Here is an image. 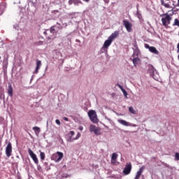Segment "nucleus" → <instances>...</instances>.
<instances>
[{
  "mask_svg": "<svg viewBox=\"0 0 179 179\" xmlns=\"http://www.w3.org/2000/svg\"><path fill=\"white\" fill-rule=\"evenodd\" d=\"M60 30H62V25L57 22L55 25L50 28V30H46L43 34L46 36L48 40H51V38H55V35L57 33H59Z\"/></svg>",
  "mask_w": 179,
  "mask_h": 179,
  "instance_id": "nucleus-1",
  "label": "nucleus"
},
{
  "mask_svg": "<svg viewBox=\"0 0 179 179\" xmlns=\"http://www.w3.org/2000/svg\"><path fill=\"white\" fill-rule=\"evenodd\" d=\"M64 157V153L61 152H57L56 154H53L51 157L52 160L55 162H61Z\"/></svg>",
  "mask_w": 179,
  "mask_h": 179,
  "instance_id": "nucleus-2",
  "label": "nucleus"
},
{
  "mask_svg": "<svg viewBox=\"0 0 179 179\" xmlns=\"http://www.w3.org/2000/svg\"><path fill=\"white\" fill-rule=\"evenodd\" d=\"M164 17L162 18V24L163 26H164L165 27H167V26H169V24H170V22H171V17H170V15L169 14H164Z\"/></svg>",
  "mask_w": 179,
  "mask_h": 179,
  "instance_id": "nucleus-3",
  "label": "nucleus"
},
{
  "mask_svg": "<svg viewBox=\"0 0 179 179\" xmlns=\"http://www.w3.org/2000/svg\"><path fill=\"white\" fill-rule=\"evenodd\" d=\"M90 132H94L96 135H101L100 128L94 124L90 125Z\"/></svg>",
  "mask_w": 179,
  "mask_h": 179,
  "instance_id": "nucleus-4",
  "label": "nucleus"
},
{
  "mask_svg": "<svg viewBox=\"0 0 179 179\" xmlns=\"http://www.w3.org/2000/svg\"><path fill=\"white\" fill-rule=\"evenodd\" d=\"M28 153L30 156V157L32 159L33 162L35 163V164L38 165V158H37V155H35V153L31 150V149L28 150Z\"/></svg>",
  "mask_w": 179,
  "mask_h": 179,
  "instance_id": "nucleus-5",
  "label": "nucleus"
},
{
  "mask_svg": "<svg viewBox=\"0 0 179 179\" xmlns=\"http://www.w3.org/2000/svg\"><path fill=\"white\" fill-rule=\"evenodd\" d=\"M123 26H124L127 31H128V33H131V31H132V24H131V22H129V21L127 20H123Z\"/></svg>",
  "mask_w": 179,
  "mask_h": 179,
  "instance_id": "nucleus-6",
  "label": "nucleus"
},
{
  "mask_svg": "<svg viewBox=\"0 0 179 179\" xmlns=\"http://www.w3.org/2000/svg\"><path fill=\"white\" fill-rule=\"evenodd\" d=\"M131 170H132V164L131 163L127 164L123 170V174H124V176H128V174H131Z\"/></svg>",
  "mask_w": 179,
  "mask_h": 179,
  "instance_id": "nucleus-7",
  "label": "nucleus"
},
{
  "mask_svg": "<svg viewBox=\"0 0 179 179\" xmlns=\"http://www.w3.org/2000/svg\"><path fill=\"white\" fill-rule=\"evenodd\" d=\"M145 48L149 50L150 52L152 54H155L156 55H159V50L155 48V46H150L149 44H145Z\"/></svg>",
  "mask_w": 179,
  "mask_h": 179,
  "instance_id": "nucleus-8",
  "label": "nucleus"
},
{
  "mask_svg": "<svg viewBox=\"0 0 179 179\" xmlns=\"http://www.w3.org/2000/svg\"><path fill=\"white\" fill-rule=\"evenodd\" d=\"M88 116L90 117V120L94 122V124H97V122H99V119L97 118L96 113H88Z\"/></svg>",
  "mask_w": 179,
  "mask_h": 179,
  "instance_id": "nucleus-9",
  "label": "nucleus"
},
{
  "mask_svg": "<svg viewBox=\"0 0 179 179\" xmlns=\"http://www.w3.org/2000/svg\"><path fill=\"white\" fill-rule=\"evenodd\" d=\"M6 155L7 157H10L12 156V143L8 142L6 148Z\"/></svg>",
  "mask_w": 179,
  "mask_h": 179,
  "instance_id": "nucleus-10",
  "label": "nucleus"
},
{
  "mask_svg": "<svg viewBox=\"0 0 179 179\" xmlns=\"http://www.w3.org/2000/svg\"><path fill=\"white\" fill-rule=\"evenodd\" d=\"M75 135V131H70L66 135V139L67 142H73L75 141L74 138H72Z\"/></svg>",
  "mask_w": 179,
  "mask_h": 179,
  "instance_id": "nucleus-11",
  "label": "nucleus"
},
{
  "mask_svg": "<svg viewBox=\"0 0 179 179\" xmlns=\"http://www.w3.org/2000/svg\"><path fill=\"white\" fill-rule=\"evenodd\" d=\"M117 122L120 124H122V125H124V127H136V124H131L130 122H128L124 120H118Z\"/></svg>",
  "mask_w": 179,
  "mask_h": 179,
  "instance_id": "nucleus-12",
  "label": "nucleus"
},
{
  "mask_svg": "<svg viewBox=\"0 0 179 179\" xmlns=\"http://www.w3.org/2000/svg\"><path fill=\"white\" fill-rule=\"evenodd\" d=\"M117 159H118V154L114 152L112 154V157H111V164H115L116 162H117Z\"/></svg>",
  "mask_w": 179,
  "mask_h": 179,
  "instance_id": "nucleus-13",
  "label": "nucleus"
},
{
  "mask_svg": "<svg viewBox=\"0 0 179 179\" xmlns=\"http://www.w3.org/2000/svg\"><path fill=\"white\" fill-rule=\"evenodd\" d=\"M143 170H145V166H142L141 168H140L134 179L141 178V176H142V173H143Z\"/></svg>",
  "mask_w": 179,
  "mask_h": 179,
  "instance_id": "nucleus-14",
  "label": "nucleus"
},
{
  "mask_svg": "<svg viewBox=\"0 0 179 179\" xmlns=\"http://www.w3.org/2000/svg\"><path fill=\"white\" fill-rule=\"evenodd\" d=\"M111 43H113V41L111 39H110L109 38H108V40H106L103 45V48H108V47H110L111 45Z\"/></svg>",
  "mask_w": 179,
  "mask_h": 179,
  "instance_id": "nucleus-15",
  "label": "nucleus"
},
{
  "mask_svg": "<svg viewBox=\"0 0 179 179\" xmlns=\"http://www.w3.org/2000/svg\"><path fill=\"white\" fill-rule=\"evenodd\" d=\"M120 35V31H115L114 33H113L108 38H110L112 41L114 40V38H117L118 36Z\"/></svg>",
  "mask_w": 179,
  "mask_h": 179,
  "instance_id": "nucleus-16",
  "label": "nucleus"
},
{
  "mask_svg": "<svg viewBox=\"0 0 179 179\" xmlns=\"http://www.w3.org/2000/svg\"><path fill=\"white\" fill-rule=\"evenodd\" d=\"M134 47L137 50L134 51V54H133L132 57L138 58V57H139V49H138V45L136 43L134 44Z\"/></svg>",
  "mask_w": 179,
  "mask_h": 179,
  "instance_id": "nucleus-17",
  "label": "nucleus"
},
{
  "mask_svg": "<svg viewBox=\"0 0 179 179\" xmlns=\"http://www.w3.org/2000/svg\"><path fill=\"white\" fill-rule=\"evenodd\" d=\"M40 68H41V61L37 60L35 73H38V71L40 70Z\"/></svg>",
  "mask_w": 179,
  "mask_h": 179,
  "instance_id": "nucleus-18",
  "label": "nucleus"
},
{
  "mask_svg": "<svg viewBox=\"0 0 179 179\" xmlns=\"http://www.w3.org/2000/svg\"><path fill=\"white\" fill-rule=\"evenodd\" d=\"M8 94L9 96H13V88L12 87V85H10L8 89Z\"/></svg>",
  "mask_w": 179,
  "mask_h": 179,
  "instance_id": "nucleus-19",
  "label": "nucleus"
},
{
  "mask_svg": "<svg viewBox=\"0 0 179 179\" xmlns=\"http://www.w3.org/2000/svg\"><path fill=\"white\" fill-rule=\"evenodd\" d=\"M156 69H155V67L152 65L149 66L148 71L150 72V73H152L153 75Z\"/></svg>",
  "mask_w": 179,
  "mask_h": 179,
  "instance_id": "nucleus-20",
  "label": "nucleus"
},
{
  "mask_svg": "<svg viewBox=\"0 0 179 179\" xmlns=\"http://www.w3.org/2000/svg\"><path fill=\"white\" fill-rule=\"evenodd\" d=\"M132 61L134 66H136V65H138V62H139L141 59L139 57H134Z\"/></svg>",
  "mask_w": 179,
  "mask_h": 179,
  "instance_id": "nucleus-21",
  "label": "nucleus"
},
{
  "mask_svg": "<svg viewBox=\"0 0 179 179\" xmlns=\"http://www.w3.org/2000/svg\"><path fill=\"white\" fill-rule=\"evenodd\" d=\"M161 5H162V6H164V8H171V6H170L169 3H166L164 2V0H161Z\"/></svg>",
  "mask_w": 179,
  "mask_h": 179,
  "instance_id": "nucleus-22",
  "label": "nucleus"
},
{
  "mask_svg": "<svg viewBox=\"0 0 179 179\" xmlns=\"http://www.w3.org/2000/svg\"><path fill=\"white\" fill-rule=\"evenodd\" d=\"M40 152V157H41V160H44V159H45V153L39 151Z\"/></svg>",
  "mask_w": 179,
  "mask_h": 179,
  "instance_id": "nucleus-23",
  "label": "nucleus"
},
{
  "mask_svg": "<svg viewBox=\"0 0 179 179\" xmlns=\"http://www.w3.org/2000/svg\"><path fill=\"white\" fill-rule=\"evenodd\" d=\"M33 130L36 134H40V128L37 127H33Z\"/></svg>",
  "mask_w": 179,
  "mask_h": 179,
  "instance_id": "nucleus-24",
  "label": "nucleus"
},
{
  "mask_svg": "<svg viewBox=\"0 0 179 179\" xmlns=\"http://www.w3.org/2000/svg\"><path fill=\"white\" fill-rule=\"evenodd\" d=\"M173 26H178V27H179V20H178V19H177V18L175 19Z\"/></svg>",
  "mask_w": 179,
  "mask_h": 179,
  "instance_id": "nucleus-25",
  "label": "nucleus"
},
{
  "mask_svg": "<svg viewBox=\"0 0 179 179\" xmlns=\"http://www.w3.org/2000/svg\"><path fill=\"white\" fill-rule=\"evenodd\" d=\"M175 160L178 161L179 160V153L176 152L175 154Z\"/></svg>",
  "mask_w": 179,
  "mask_h": 179,
  "instance_id": "nucleus-26",
  "label": "nucleus"
},
{
  "mask_svg": "<svg viewBox=\"0 0 179 179\" xmlns=\"http://www.w3.org/2000/svg\"><path fill=\"white\" fill-rule=\"evenodd\" d=\"M79 138H80V133L78 132L76 136V138H74V141H76L78 139H79Z\"/></svg>",
  "mask_w": 179,
  "mask_h": 179,
  "instance_id": "nucleus-27",
  "label": "nucleus"
},
{
  "mask_svg": "<svg viewBox=\"0 0 179 179\" xmlns=\"http://www.w3.org/2000/svg\"><path fill=\"white\" fill-rule=\"evenodd\" d=\"M74 3H82V1L80 0H73Z\"/></svg>",
  "mask_w": 179,
  "mask_h": 179,
  "instance_id": "nucleus-28",
  "label": "nucleus"
},
{
  "mask_svg": "<svg viewBox=\"0 0 179 179\" xmlns=\"http://www.w3.org/2000/svg\"><path fill=\"white\" fill-rule=\"evenodd\" d=\"M122 92H123L124 96H127L128 92H127V91L125 90H124V89L122 90Z\"/></svg>",
  "mask_w": 179,
  "mask_h": 179,
  "instance_id": "nucleus-29",
  "label": "nucleus"
},
{
  "mask_svg": "<svg viewBox=\"0 0 179 179\" xmlns=\"http://www.w3.org/2000/svg\"><path fill=\"white\" fill-rule=\"evenodd\" d=\"M129 111L130 113H134V108H133L132 106L129 107Z\"/></svg>",
  "mask_w": 179,
  "mask_h": 179,
  "instance_id": "nucleus-30",
  "label": "nucleus"
},
{
  "mask_svg": "<svg viewBox=\"0 0 179 179\" xmlns=\"http://www.w3.org/2000/svg\"><path fill=\"white\" fill-rule=\"evenodd\" d=\"M55 122H56V124H57V125H61V122L59 121V120L57 119L55 120Z\"/></svg>",
  "mask_w": 179,
  "mask_h": 179,
  "instance_id": "nucleus-31",
  "label": "nucleus"
},
{
  "mask_svg": "<svg viewBox=\"0 0 179 179\" xmlns=\"http://www.w3.org/2000/svg\"><path fill=\"white\" fill-rule=\"evenodd\" d=\"M117 86H118L121 89V90L124 89V87H122V86L120 84H117Z\"/></svg>",
  "mask_w": 179,
  "mask_h": 179,
  "instance_id": "nucleus-32",
  "label": "nucleus"
},
{
  "mask_svg": "<svg viewBox=\"0 0 179 179\" xmlns=\"http://www.w3.org/2000/svg\"><path fill=\"white\" fill-rule=\"evenodd\" d=\"M63 120H64V121H69L68 117H64Z\"/></svg>",
  "mask_w": 179,
  "mask_h": 179,
  "instance_id": "nucleus-33",
  "label": "nucleus"
},
{
  "mask_svg": "<svg viewBox=\"0 0 179 179\" xmlns=\"http://www.w3.org/2000/svg\"><path fill=\"white\" fill-rule=\"evenodd\" d=\"M88 113H96L94 110H89Z\"/></svg>",
  "mask_w": 179,
  "mask_h": 179,
  "instance_id": "nucleus-34",
  "label": "nucleus"
},
{
  "mask_svg": "<svg viewBox=\"0 0 179 179\" xmlns=\"http://www.w3.org/2000/svg\"><path fill=\"white\" fill-rule=\"evenodd\" d=\"M17 179H22V177H20V176H17Z\"/></svg>",
  "mask_w": 179,
  "mask_h": 179,
  "instance_id": "nucleus-35",
  "label": "nucleus"
},
{
  "mask_svg": "<svg viewBox=\"0 0 179 179\" xmlns=\"http://www.w3.org/2000/svg\"><path fill=\"white\" fill-rule=\"evenodd\" d=\"M85 2H89L90 0H83Z\"/></svg>",
  "mask_w": 179,
  "mask_h": 179,
  "instance_id": "nucleus-36",
  "label": "nucleus"
},
{
  "mask_svg": "<svg viewBox=\"0 0 179 179\" xmlns=\"http://www.w3.org/2000/svg\"><path fill=\"white\" fill-rule=\"evenodd\" d=\"M40 169H41V166H38V170H40Z\"/></svg>",
  "mask_w": 179,
  "mask_h": 179,
  "instance_id": "nucleus-37",
  "label": "nucleus"
},
{
  "mask_svg": "<svg viewBox=\"0 0 179 179\" xmlns=\"http://www.w3.org/2000/svg\"><path fill=\"white\" fill-rule=\"evenodd\" d=\"M55 12H57V13H59V11H58V10H55Z\"/></svg>",
  "mask_w": 179,
  "mask_h": 179,
  "instance_id": "nucleus-38",
  "label": "nucleus"
},
{
  "mask_svg": "<svg viewBox=\"0 0 179 179\" xmlns=\"http://www.w3.org/2000/svg\"><path fill=\"white\" fill-rule=\"evenodd\" d=\"M178 6H179V0H178Z\"/></svg>",
  "mask_w": 179,
  "mask_h": 179,
  "instance_id": "nucleus-39",
  "label": "nucleus"
},
{
  "mask_svg": "<svg viewBox=\"0 0 179 179\" xmlns=\"http://www.w3.org/2000/svg\"><path fill=\"white\" fill-rule=\"evenodd\" d=\"M141 15L138 14V17H141Z\"/></svg>",
  "mask_w": 179,
  "mask_h": 179,
  "instance_id": "nucleus-40",
  "label": "nucleus"
},
{
  "mask_svg": "<svg viewBox=\"0 0 179 179\" xmlns=\"http://www.w3.org/2000/svg\"><path fill=\"white\" fill-rule=\"evenodd\" d=\"M166 1H170V0H166Z\"/></svg>",
  "mask_w": 179,
  "mask_h": 179,
  "instance_id": "nucleus-41",
  "label": "nucleus"
},
{
  "mask_svg": "<svg viewBox=\"0 0 179 179\" xmlns=\"http://www.w3.org/2000/svg\"><path fill=\"white\" fill-rule=\"evenodd\" d=\"M0 59H1V56H0Z\"/></svg>",
  "mask_w": 179,
  "mask_h": 179,
  "instance_id": "nucleus-42",
  "label": "nucleus"
}]
</instances>
